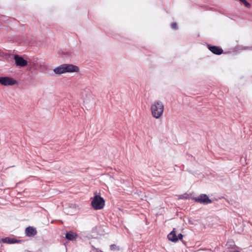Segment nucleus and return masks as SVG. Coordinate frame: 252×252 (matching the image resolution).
I'll return each mask as SVG.
<instances>
[{
	"label": "nucleus",
	"mask_w": 252,
	"mask_h": 252,
	"mask_svg": "<svg viewBox=\"0 0 252 252\" xmlns=\"http://www.w3.org/2000/svg\"><path fill=\"white\" fill-rule=\"evenodd\" d=\"M151 111L154 118H160L162 116L164 111L163 103L159 100L154 101L151 106Z\"/></svg>",
	"instance_id": "obj_1"
},
{
	"label": "nucleus",
	"mask_w": 252,
	"mask_h": 252,
	"mask_svg": "<svg viewBox=\"0 0 252 252\" xmlns=\"http://www.w3.org/2000/svg\"><path fill=\"white\" fill-rule=\"evenodd\" d=\"M91 205L94 210H100L105 205L104 199L99 195H95L92 202Z\"/></svg>",
	"instance_id": "obj_2"
},
{
	"label": "nucleus",
	"mask_w": 252,
	"mask_h": 252,
	"mask_svg": "<svg viewBox=\"0 0 252 252\" xmlns=\"http://www.w3.org/2000/svg\"><path fill=\"white\" fill-rule=\"evenodd\" d=\"M193 200L196 202L205 205L211 203L212 202L206 194H201L198 197H194Z\"/></svg>",
	"instance_id": "obj_3"
},
{
	"label": "nucleus",
	"mask_w": 252,
	"mask_h": 252,
	"mask_svg": "<svg viewBox=\"0 0 252 252\" xmlns=\"http://www.w3.org/2000/svg\"><path fill=\"white\" fill-rule=\"evenodd\" d=\"M16 83L15 80L9 77H0V84L4 86L13 85Z\"/></svg>",
	"instance_id": "obj_4"
},
{
	"label": "nucleus",
	"mask_w": 252,
	"mask_h": 252,
	"mask_svg": "<svg viewBox=\"0 0 252 252\" xmlns=\"http://www.w3.org/2000/svg\"><path fill=\"white\" fill-rule=\"evenodd\" d=\"M14 60L15 63L17 65L20 66H25L27 64V61L24 59L23 58L18 55H15L14 56Z\"/></svg>",
	"instance_id": "obj_5"
},
{
	"label": "nucleus",
	"mask_w": 252,
	"mask_h": 252,
	"mask_svg": "<svg viewBox=\"0 0 252 252\" xmlns=\"http://www.w3.org/2000/svg\"><path fill=\"white\" fill-rule=\"evenodd\" d=\"M66 72H77L79 69L77 66L72 64H64Z\"/></svg>",
	"instance_id": "obj_6"
},
{
	"label": "nucleus",
	"mask_w": 252,
	"mask_h": 252,
	"mask_svg": "<svg viewBox=\"0 0 252 252\" xmlns=\"http://www.w3.org/2000/svg\"><path fill=\"white\" fill-rule=\"evenodd\" d=\"M25 233L27 236L32 237L37 234V231L35 228L32 226H29L26 228Z\"/></svg>",
	"instance_id": "obj_7"
},
{
	"label": "nucleus",
	"mask_w": 252,
	"mask_h": 252,
	"mask_svg": "<svg viewBox=\"0 0 252 252\" xmlns=\"http://www.w3.org/2000/svg\"><path fill=\"white\" fill-rule=\"evenodd\" d=\"M208 48L210 51L216 55H220L223 52L222 49L218 46H209Z\"/></svg>",
	"instance_id": "obj_8"
},
{
	"label": "nucleus",
	"mask_w": 252,
	"mask_h": 252,
	"mask_svg": "<svg viewBox=\"0 0 252 252\" xmlns=\"http://www.w3.org/2000/svg\"><path fill=\"white\" fill-rule=\"evenodd\" d=\"M1 241L5 244H15L19 242L16 239L9 237L2 238Z\"/></svg>",
	"instance_id": "obj_9"
},
{
	"label": "nucleus",
	"mask_w": 252,
	"mask_h": 252,
	"mask_svg": "<svg viewBox=\"0 0 252 252\" xmlns=\"http://www.w3.org/2000/svg\"><path fill=\"white\" fill-rule=\"evenodd\" d=\"M91 97V93L89 90H85L82 92V97L84 101H87Z\"/></svg>",
	"instance_id": "obj_10"
},
{
	"label": "nucleus",
	"mask_w": 252,
	"mask_h": 252,
	"mask_svg": "<svg viewBox=\"0 0 252 252\" xmlns=\"http://www.w3.org/2000/svg\"><path fill=\"white\" fill-rule=\"evenodd\" d=\"M168 239L172 242H177L178 238L176 235L175 228L168 235Z\"/></svg>",
	"instance_id": "obj_11"
},
{
	"label": "nucleus",
	"mask_w": 252,
	"mask_h": 252,
	"mask_svg": "<svg viewBox=\"0 0 252 252\" xmlns=\"http://www.w3.org/2000/svg\"><path fill=\"white\" fill-rule=\"evenodd\" d=\"M54 71L56 74H61L65 73V65L63 64L55 68Z\"/></svg>",
	"instance_id": "obj_12"
},
{
	"label": "nucleus",
	"mask_w": 252,
	"mask_h": 252,
	"mask_svg": "<svg viewBox=\"0 0 252 252\" xmlns=\"http://www.w3.org/2000/svg\"><path fill=\"white\" fill-rule=\"evenodd\" d=\"M77 236V235L76 233L69 231L66 234L65 238L68 240L73 241L76 238Z\"/></svg>",
	"instance_id": "obj_13"
},
{
	"label": "nucleus",
	"mask_w": 252,
	"mask_h": 252,
	"mask_svg": "<svg viewBox=\"0 0 252 252\" xmlns=\"http://www.w3.org/2000/svg\"><path fill=\"white\" fill-rule=\"evenodd\" d=\"M241 1L246 7L249 8L250 7V4L246 0H239Z\"/></svg>",
	"instance_id": "obj_14"
},
{
	"label": "nucleus",
	"mask_w": 252,
	"mask_h": 252,
	"mask_svg": "<svg viewBox=\"0 0 252 252\" xmlns=\"http://www.w3.org/2000/svg\"><path fill=\"white\" fill-rule=\"evenodd\" d=\"M110 249L111 251L119 250V248L115 244L111 245Z\"/></svg>",
	"instance_id": "obj_15"
},
{
	"label": "nucleus",
	"mask_w": 252,
	"mask_h": 252,
	"mask_svg": "<svg viewBox=\"0 0 252 252\" xmlns=\"http://www.w3.org/2000/svg\"><path fill=\"white\" fill-rule=\"evenodd\" d=\"M171 26V28L174 30H177L178 29V25L176 23H173Z\"/></svg>",
	"instance_id": "obj_16"
},
{
	"label": "nucleus",
	"mask_w": 252,
	"mask_h": 252,
	"mask_svg": "<svg viewBox=\"0 0 252 252\" xmlns=\"http://www.w3.org/2000/svg\"><path fill=\"white\" fill-rule=\"evenodd\" d=\"M177 237L178 238V240H181L183 239V235L181 233H180L177 236Z\"/></svg>",
	"instance_id": "obj_17"
},
{
	"label": "nucleus",
	"mask_w": 252,
	"mask_h": 252,
	"mask_svg": "<svg viewBox=\"0 0 252 252\" xmlns=\"http://www.w3.org/2000/svg\"><path fill=\"white\" fill-rule=\"evenodd\" d=\"M235 245L234 244H233V245H229V246L228 247V248H233L234 247H235Z\"/></svg>",
	"instance_id": "obj_18"
},
{
	"label": "nucleus",
	"mask_w": 252,
	"mask_h": 252,
	"mask_svg": "<svg viewBox=\"0 0 252 252\" xmlns=\"http://www.w3.org/2000/svg\"><path fill=\"white\" fill-rule=\"evenodd\" d=\"M95 249L96 250V251L97 252H103L101 251V250H99L98 249H95Z\"/></svg>",
	"instance_id": "obj_19"
},
{
	"label": "nucleus",
	"mask_w": 252,
	"mask_h": 252,
	"mask_svg": "<svg viewBox=\"0 0 252 252\" xmlns=\"http://www.w3.org/2000/svg\"><path fill=\"white\" fill-rule=\"evenodd\" d=\"M229 252H240L238 251H230Z\"/></svg>",
	"instance_id": "obj_20"
},
{
	"label": "nucleus",
	"mask_w": 252,
	"mask_h": 252,
	"mask_svg": "<svg viewBox=\"0 0 252 252\" xmlns=\"http://www.w3.org/2000/svg\"><path fill=\"white\" fill-rule=\"evenodd\" d=\"M244 159L245 161L246 160V158H243Z\"/></svg>",
	"instance_id": "obj_21"
}]
</instances>
